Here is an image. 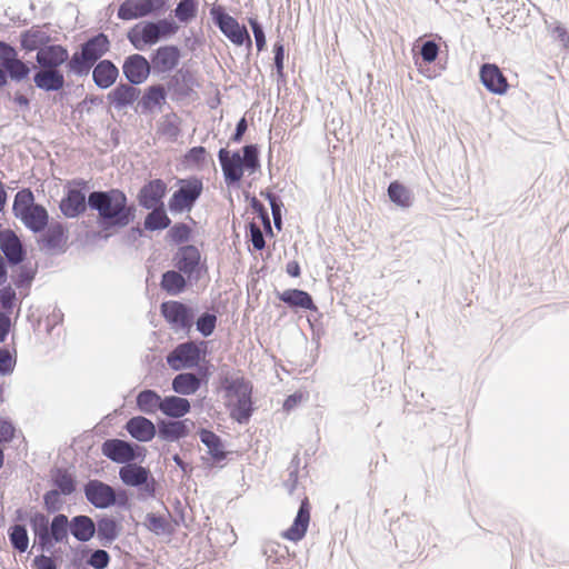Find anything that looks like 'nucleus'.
Segmentation results:
<instances>
[{
	"mask_svg": "<svg viewBox=\"0 0 569 569\" xmlns=\"http://www.w3.org/2000/svg\"><path fill=\"white\" fill-rule=\"evenodd\" d=\"M151 211L144 218V229L149 231L163 230L171 224L163 207L151 208Z\"/></svg>",
	"mask_w": 569,
	"mask_h": 569,
	"instance_id": "c03bdc74",
	"label": "nucleus"
},
{
	"mask_svg": "<svg viewBox=\"0 0 569 569\" xmlns=\"http://www.w3.org/2000/svg\"><path fill=\"white\" fill-rule=\"evenodd\" d=\"M439 53V46L433 40H427L422 43L420 48V56L422 60L427 63L433 62Z\"/></svg>",
	"mask_w": 569,
	"mask_h": 569,
	"instance_id": "680f3d73",
	"label": "nucleus"
},
{
	"mask_svg": "<svg viewBox=\"0 0 569 569\" xmlns=\"http://www.w3.org/2000/svg\"><path fill=\"white\" fill-rule=\"evenodd\" d=\"M266 198L268 199L269 204L271 207L274 227L278 230H281V226H282L281 208L283 204H282L280 198L273 193L267 192Z\"/></svg>",
	"mask_w": 569,
	"mask_h": 569,
	"instance_id": "052dcab7",
	"label": "nucleus"
},
{
	"mask_svg": "<svg viewBox=\"0 0 569 569\" xmlns=\"http://www.w3.org/2000/svg\"><path fill=\"white\" fill-rule=\"evenodd\" d=\"M110 50V40L107 34L100 32L80 46L67 64L70 73L77 77L88 76L93 66Z\"/></svg>",
	"mask_w": 569,
	"mask_h": 569,
	"instance_id": "f03ea898",
	"label": "nucleus"
},
{
	"mask_svg": "<svg viewBox=\"0 0 569 569\" xmlns=\"http://www.w3.org/2000/svg\"><path fill=\"white\" fill-rule=\"evenodd\" d=\"M160 130L164 136H168L171 139H177L180 133L177 114H166L160 123Z\"/></svg>",
	"mask_w": 569,
	"mask_h": 569,
	"instance_id": "4d7b16f0",
	"label": "nucleus"
},
{
	"mask_svg": "<svg viewBox=\"0 0 569 569\" xmlns=\"http://www.w3.org/2000/svg\"><path fill=\"white\" fill-rule=\"evenodd\" d=\"M190 234L191 228L183 222L173 224L168 231V238L177 244L188 241Z\"/></svg>",
	"mask_w": 569,
	"mask_h": 569,
	"instance_id": "5fc2aeb1",
	"label": "nucleus"
},
{
	"mask_svg": "<svg viewBox=\"0 0 569 569\" xmlns=\"http://www.w3.org/2000/svg\"><path fill=\"white\" fill-rule=\"evenodd\" d=\"M120 480L130 487H141L150 478V471L137 463H126L119 470Z\"/></svg>",
	"mask_w": 569,
	"mask_h": 569,
	"instance_id": "2f4dec72",
	"label": "nucleus"
},
{
	"mask_svg": "<svg viewBox=\"0 0 569 569\" xmlns=\"http://www.w3.org/2000/svg\"><path fill=\"white\" fill-rule=\"evenodd\" d=\"M252 400L251 395H246L244 398H237L230 405V416L238 423H247L252 416Z\"/></svg>",
	"mask_w": 569,
	"mask_h": 569,
	"instance_id": "a19ab883",
	"label": "nucleus"
},
{
	"mask_svg": "<svg viewBox=\"0 0 569 569\" xmlns=\"http://www.w3.org/2000/svg\"><path fill=\"white\" fill-rule=\"evenodd\" d=\"M51 41L50 34L44 30L43 27L33 26L30 29L21 32L20 44L26 51L37 52L47 47Z\"/></svg>",
	"mask_w": 569,
	"mask_h": 569,
	"instance_id": "c85d7f7f",
	"label": "nucleus"
},
{
	"mask_svg": "<svg viewBox=\"0 0 569 569\" xmlns=\"http://www.w3.org/2000/svg\"><path fill=\"white\" fill-rule=\"evenodd\" d=\"M71 536L80 542H88L96 535V522L87 515H78L69 520Z\"/></svg>",
	"mask_w": 569,
	"mask_h": 569,
	"instance_id": "c756f323",
	"label": "nucleus"
},
{
	"mask_svg": "<svg viewBox=\"0 0 569 569\" xmlns=\"http://www.w3.org/2000/svg\"><path fill=\"white\" fill-rule=\"evenodd\" d=\"M194 426L190 419L183 420H166L161 419L157 423V433L159 439L163 441H178L189 436L191 428Z\"/></svg>",
	"mask_w": 569,
	"mask_h": 569,
	"instance_id": "aec40b11",
	"label": "nucleus"
},
{
	"mask_svg": "<svg viewBox=\"0 0 569 569\" xmlns=\"http://www.w3.org/2000/svg\"><path fill=\"white\" fill-rule=\"evenodd\" d=\"M201 442L208 448V451L214 461H221L226 459L227 452L223 449L221 438L213 431L208 429H201L199 432Z\"/></svg>",
	"mask_w": 569,
	"mask_h": 569,
	"instance_id": "4c0bfd02",
	"label": "nucleus"
},
{
	"mask_svg": "<svg viewBox=\"0 0 569 569\" xmlns=\"http://www.w3.org/2000/svg\"><path fill=\"white\" fill-rule=\"evenodd\" d=\"M29 522L36 538L34 545H37L38 548L44 552L46 540L51 520L43 512L34 511L31 513Z\"/></svg>",
	"mask_w": 569,
	"mask_h": 569,
	"instance_id": "f704fd0d",
	"label": "nucleus"
},
{
	"mask_svg": "<svg viewBox=\"0 0 569 569\" xmlns=\"http://www.w3.org/2000/svg\"><path fill=\"white\" fill-rule=\"evenodd\" d=\"M66 240V230L61 223L51 224L41 238L43 247L48 250L62 248Z\"/></svg>",
	"mask_w": 569,
	"mask_h": 569,
	"instance_id": "37998d69",
	"label": "nucleus"
},
{
	"mask_svg": "<svg viewBox=\"0 0 569 569\" xmlns=\"http://www.w3.org/2000/svg\"><path fill=\"white\" fill-rule=\"evenodd\" d=\"M6 73L8 78H10L12 81L20 82L28 78L30 73V68L26 62H23L21 59L17 58L14 61L9 63L6 68Z\"/></svg>",
	"mask_w": 569,
	"mask_h": 569,
	"instance_id": "603ef678",
	"label": "nucleus"
},
{
	"mask_svg": "<svg viewBox=\"0 0 569 569\" xmlns=\"http://www.w3.org/2000/svg\"><path fill=\"white\" fill-rule=\"evenodd\" d=\"M201 359V350L192 342H183L178 345L168 356L167 361L173 369L192 368L198 366Z\"/></svg>",
	"mask_w": 569,
	"mask_h": 569,
	"instance_id": "ddd939ff",
	"label": "nucleus"
},
{
	"mask_svg": "<svg viewBox=\"0 0 569 569\" xmlns=\"http://www.w3.org/2000/svg\"><path fill=\"white\" fill-rule=\"evenodd\" d=\"M34 86L43 91H60L66 84L64 76L60 69L38 68L33 74Z\"/></svg>",
	"mask_w": 569,
	"mask_h": 569,
	"instance_id": "b1692460",
	"label": "nucleus"
},
{
	"mask_svg": "<svg viewBox=\"0 0 569 569\" xmlns=\"http://www.w3.org/2000/svg\"><path fill=\"white\" fill-rule=\"evenodd\" d=\"M217 326V316L210 312H203L196 321L197 331L203 337H209L213 333Z\"/></svg>",
	"mask_w": 569,
	"mask_h": 569,
	"instance_id": "864d4df0",
	"label": "nucleus"
},
{
	"mask_svg": "<svg viewBox=\"0 0 569 569\" xmlns=\"http://www.w3.org/2000/svg\"><path fill=\"white\" fill-rule=\"evenodd\" d=\"M249 231H250V241L253 246V248L258 251L262 250L266 247V240L263 237V233L259 226H257L254 222H251L249 224Z\"/></svg>",
	"mask_w": 569,
	"mask_h": 569,
	"instance_id": "774afa93",
	"label": "nucleus"
},
{
	"mask_svg": "<svg viewBox=\"0 0 569 569\" xmlns=\"http://www.w3.org/2000/svg\"><path fill=\"white\" fill-rule=\"evenodd\" d=\"M119 77L118 67L108 59L99 61L92 67V80L99 89L112 87Z\"/></svg>",
	"mask_w": 569,
	"mask_h": 569,
	"instance_id": "bb28decb",
	"label": "nucleus"
},
{
	"mask_svg": "<svg viewBox=\"0 0 569 569\" xmlns=\"http://www.w3.org/2000/svg\"><path fill=\"white\" fill-rule=\"evenodd\" d=\"M160 284L167 293L177 296L186 289L187 281L179 270H168L162 273Z\"/></svg>",
	"mask_w": 569,
	"mask_h": 569,
	"instance_id": "79ce46f5",
	"label": "nucleus"
},
{
	"mask_svg": "<svg viewBox=\"0 0 569 569\" xmlns=\"http://www.w3.org/2000/svg\"><path fill=\"white\" fill-rule=\"evenodd\" d=\"M124 428L133 439L140 442H148L152 440L157 435V428L154 423L143 416H136L130 418L126 422Z\"/></svg>",
	"mask_w": 569,
	"mask_h": 569,
	"instance_id": "393cba45",
	"label": "nucleus"
},
{
	"mask_svg": "<svg viewBox=\"0 0 569 569\" xmlns=\"http://www.w3.org/2000/svg\"><path fill=\"white\" fill-rule=\"evenodd\" d=\"M178 184V189L169 199V210L172 213L190 212L202 193V180L197 177H191L180 179Z\"/></svg>",
	"mask_w": 569,
	"mask_h": 569,
	"instance_id": "39448f33",
	"label": "nucleus"
},
{
	"mask_svg": "<svg viewBox=\"0 0 569 569\" xmlns=\"http://www.w3.org/2000/svg\"><path fill=\"white\" fill-rule=\"evenodd\" d=\"M137 445L121 439H109L102 443L101 451L111 461L126 465L137 458Z\"/></svg>",
	"mask_w": 569,
	"mask_h": 569,
	"instance_id": "4468645a",
	"label": "nucleus"
},
{
	"mask_svg": "<svg viewBox=\"0 0 569 569\" xmlns=\"http://www.w3.org/2000/svg\"><path fill=\"white\" fill-rule=\"evenodd\" d=\"M177 31L178 26L171 20L147 21L141 27L136 26L128 33V39L136 49L142 50L143 46H152L161 39L174 34Z\"/></svg>",
	"mask_w": 569,
	"mask_h": 569,
	"instance_id": "20e7f679",
	"label": "nucleus"
},
{
	"mask_svg": "<svg viewBox=\"0 0 569 569\" xmlns=\"http://www.w3.org/2000/svg\"><path fill=\"white\" fill-rule=\"evenodd\" d=\"M222 386L226 390L227 397L230 399L244 398L246 395H252V386L243 377H224Z\"/></svg>",
	"mask_w": 569,
	"mask_h": 569,
	"instance_id": "58836bf2",
	"label": "nucleus"
},
{
	"mask_svg": "<svg viewBox=\"0 0 569 569\" xmlns=\"http://www.w3.org/2000/svg\"><path fill=\"white\" fill-rule=\"evenodd\" d=\"M160 312L174 330H184L188 332L194 323V310L181 301L169 300L162 302Z\"/></svg>",
	"mask_w": 569,
	"mask_h": 569,
	"instance_id": "0eeeda50",
	"label": "nucleus"
},
{
	"mask_svg": "<svg viewBox=\"0 0 569 569\" xmlns=\"http://www.w3.org/2000/svg\"><path fill=\"white\" fill-rule=\"evenodd\" d=\"M141 90L137 86L120 82L107 94L109 104L118 111L131 107L140 98Z\"/></svg>",
	"mask_w": 569,
	"mask_h": 569,
	"instance_id": "f3484780",
	"label": "nucleus"
},
{
	"mask_svg": "<svg viewBox=\"0 0 569 569\" xmlns=\"http://www.w3.org/2000/svg\"><path fill=\"white\" fill-rule=\"evenodd\" d=\"M16 366V359L12 357L11 352L2 348L0 349V375H9L13 371Z\"/></svg>",
	"mask_w": 569,
	"mask_h": 569,
	"instance_id": "0e129e2a",
	"label": "nucleus"
},
{
	"mask_svg": "<svg viewBox=\"0 0 569 569\" xmlns=\"http://www.w3.org/2000/svg\"><path fill=\"white\" fill-rule=\"evenodd\" d=\"M216 26L234 44L242 46L248 42L251 46L250 34L244 26L227 13L222 7H213L210 11Z\"/></svg>",
	"mask_w": 569,
	"mask_h": 569,
	"instance_id": "423d86ee",
	"label": "nucleus"
},
{
	"mask_svg": "<svg viewBox=\"0 0 569 569\" xmlns=\"http://www.w3.org/2000/svg\"><path fill=\"white\" fill-rule=\"evenodd\" d=\"M88 207L98 212V223L106 231L124 228L136 218V207L128 203L126 193L120 189L90 192Z\"/></svg>",
	"mask_w": 569,
	"mask_h": 569,
	"instance_id": "f257e3e1",
	"label": "nucleus"
},
{
	"mask_svg": "<svg viewBox=\"0 0 569 569\" xmlns=\"http://www.w3.org/2000/svg\"><path fill=\"white\" fill-rule=\"evenodd\" d=\"M180 59L181 51L177 46H161L150 57L152 71L156 74L169 73L177 68Z\"/></svg>",
	"mask_w": 569,
	"mask_h": 569,
	"instance_id": "f8f14e48",
	"label": "nucleus"
},
{
	"mask_svg": "<svg viewBox=\"0 0 569 569\" xmlns=\"http://www.w3.org/2000/svg\"><path fill=\"white\" fill-rule=\"evenodd\" d=\"M198 6L196 0H180L174 9V16L180 22H189L197 14Z\"/></svg>",
	"mask_w": 569,
	"mask_h": 569,
	"instance_id": "09e8293b",
	"label": "nucleus"
},
{
	"mask_svg": "<svg viewBox=\"0 0 569 569\" xmlns=\"http://www.w3.org/2000/svg\"><path fill=\"white\" fill-rule=\"evenodd\" d=\"M88 200L86 194L79 189H70L60 201V210L67 218H77L87 209Z\"/></svg>",
	"mask_w": 569,
	"mask_h": 569,
	"instance_id": "cd10ccee",
	"label": "nucleus"
},
{
	"mask_svg": "<svg viewBox=\"0 0 569 569\" xmlns=\"http://www.w3.org/2000/svg\"><path fill=\"white\" fill-rule=\"evenodd\" d=\"M388 196L392 202L400 207H409L410 201V192L398 181H393L388 187Z\"/></svg>",
	"mask_w": 569,
	"mask_h": 569,
	"instance_id": "de8ad7c7",
	"label": "nucleus"
},
{
	"mask_svg": "<svg viewBox=\"0 0 569 569\" xmlns=\"http://www.w3.org/2000/svg\"><path fill=\"white\" fill-rule=\"evenodd\" d=\"M96 533L102 546H110L118 537V525L113 518L103 517L96 525Z\"/></svg>",
	"mask_w": 569,
	"mask_h": 569,
	"instance_id": "ea45409f",
	"label": "nucleus"
},
{
	"mask_svg": "<svg viewBox=\"0 0 569 569\" xmlns=\"http://www.w3.org/2000/svg\"><path fill=\"white\" fill-rule=\"evenodd\" d=\"M207 158V150L202 146L193 147L184 154L182 163L187 168H201Z\"/></svg>",
	"mask_w": 569,
	"mask_h": 569,
	"instance_id": "8fccbe9b",
	"label": "nucleus"
},
{
	"mask_svg": "<svg viewBox=\"0 0 569 569\" xmlns=\"http://www.w3.org/2000/svg\"><path fill=\"white\" fill-rule=\"evenodd\" d=\"M151 71V62L142 54L133 53L123 60L122 73L130 84H142Z\"/></svg>",
	"mask_w": 569,
	"mask_h": 569,
	"instance_id": "9d476101",
	"label": "nucleus"
},
{
	"mask_svg": "<svg viewBox=\"0 0 569 569\" xmlns=\"http://www.w3.org/2000/svg\"><path fill=\"white\" fill-rule=\"evenodd\" d=\"M243 156V170H248L250 173L256 172L260 168L259 150L256 144H247L242 148Z\"/></svg>",
	"mask_w": 569,
	"mask_h": 569,
	"instance_id": "3c124183",
	"label": "nucleus"
},
{
	"mask_svg": "<svg viewBox=\"0 0 569 569\" xmlns=\"http://www.w3.org/2000/svg\"><path fill=\"white\" fill-rule=\"evenodd\" d=\"M109 562L110 555L103 549L93 550L87 559V563L94 569H106Z\"/></svg>",
	"mask_w": 569,
	"mask_h": 569,
	"instance_id": "bf43d9fd",
	"label": "nucleus"
},
{
	"mask_svg": "<svg viewBox=\"0 0 569 569\" xmlns=\"http://www.w3.org/2000/svg\"><path fill=\"white\" fill-rule=\"evenodd\" d=\"M36 277V269L31 266L22 264L19 273L13 278V283L17 288H29Z\"/></svg>",
	"mask_w": 569,
	"mask_h": 569,
	"instance_id": "13d9d810",
	"label": "nucleus"
},
{
	"mask_svg": "<svg viewBox=\"0 0 569 569\" xmlns=\"http://www.w3.org/2000/svg\"><path fill=\"white\" fill-rule=\"evenodd\" d=\"M12 212L26 228L34 233L43 231L48 224V211L42 204L34 202L33 192L28 188L16 193Z\"/></svg>",
	"mask_w": 569,
	"mask_h": 569,
	"instance_id": "7ed1b4c3",
	"label": "nucleus"
},
{
	"mask_svg": "<svg viewBox=\"0 0 569 569\" xmlns=\"http://www.w3.org/2000/svg\"><path fill=\"white\" fill-rule=\"evenodd\" d=\"M191 405L187 398L166 396L162 400L161 412L172 419H180L190 412Z\"/></svg>",
	"mask_w": 569,
	"mask_h": 569,
	"instance_id": "c9c22d12",
	"label": "nucleus"
},
{
	"mask_svg": "<svg viewBox=\"0 0 569 569\" xmlns=\"http://www.w3.org/2000/svg\"><path fill=\"white\" fill-rule=\"evenodd\" d=\"M218 159L228 186L238 183L243 176V161L239 151L230 153L226 148L218 152Z\"/></svg>",
	"mask_w": 569,
	"mask_h": 569,
	"instance_id": "dca6fc26",
	"label": "nucleus"
},
{
	"mask_svg": "<svg viewBox=\"0 0 569 569\" xmlns=\"http://www.w3.org/2000/svg\"><path fill=\"white\" fill-rule=\"evenodd\" d=\"M83 493L89 503L97 509H107L114 506V489L110 485L90 479L83 486Z\"/></svg>",
	"mask_w": 569,
	"mask_h": 569,
	"instance_id": "1a4fd4ad",
	"label": "nucleus"
},
{
	"mask_svg": "<svg viewBox=\"0 0 569 569\" xmlns=\"http://www.w3.org/2000/svg\"><path fill=\"white\" fill-rule=\"evenodd\" d=\"M278 299L286 303L289 308H300L311 311L317 310L312 297L307 291L301 289H287L278 293Z\"/></svg>",
	"mask_w": 569,
	"mask_h": 569,
	"instance_id": "7c9ffc66",
	"label": "nucleus"
},
{
	"mask_svg": "<svg viewBox=\"0 0 569 569\" xmlns=\"http://www.w3.org/2000/svg\"><path fill=\"white\" fill-rule=\"evenodd\" d=\"M201 378L193 372L178 373L171 383L172 390L182 396H190L196 393L201 387Z\"/></svg>",
	"mask_w": 569,
	"mask_h": 569,
	"instance_id": "473e14b6",
	"label": "nucleus"
},
{
	"mask_svg": "<svg viewBox=\"0 0 569 569\" xmlns=\"http://www.w3.org/2000/svg\"><path fill=\"white\" fill-rule=\"evenodd\" d=\"M200 262V251L193 244L180 247L173 256L174 267L190 277L197 269Z\"/></svg>",
	"mask_w": 569,
	"mask_h": 569,
	"instance_id": "5701e85b",
	"label": "nucleus"
},
{
	"mask_svg": "<svg viewBox=\"0 0 569 569\" xmlns=\"http://www.w3.org/2000/svg\"><path fill=\"white\" fill-rule=\"evenodd\" d=\"M9 541L12 548L19 552L27 551L29 547L28 530L24 525L11 526L8 530Z\"/></svg>",
	"mask_w": 569,
	"mask_h": 569,
	"instance_id": "a18cd8bd",
	"label": "nucleus"
},
{
	"mask_svg": "<svg viewBox=\"0 0 569 569\" xmlns=\"http://www.w3.org/2000/svg\"><path fill=\"white\" fill-rule=\"evenodd\" d=\"M167 184L161 179H153L141 187L138 193V202L144 209L163 207V198Z\"/></svg>",
	"mask_w": 569,
	"mask_h": 569,
	"instance_id": "a211bd4d",
	"label": "nucleus"
},
{
	"mask_svg": "<svg viewBox=\"0 0 569 569\" xmlns=\"http://www.w3.org/2000/svg\"><path fill=\"white\" fill-rule=\"evenodd\" d=\"M249 24H250L253 36H254L257 49H258V51H262L266 47V36H264L263 28H262L261 23L254 18L249 19Z\"/></svg>",
	"mask_w": 569,
	"mask_h": 569,
	"instance_id": "338daca9",
	"label": "nucleus"
},
{
	"mask_svg": "<svg viewBox=\"0 0 569 569\" xmlns=\"http://www.w3.org/2000/svg\"><path fill=\"white\" fill-rule=\"evenodd\" d=\"M163 4V0H124L117 16L121 20L139 19L161 10Z\"/></svg>",
	"mask_w": 569,
	"mask_h": 569,
	"instance_id": "9b49d317",
	"label": "nucleus"
},
{
	"mask_svg": "<svg viewBox=\"0 0 569 569\" xmlns=\"http://www.w3.org/2000/svg\"><path fill=\"white\" fill-rule=\"evenodd\" d=\"M62 493L56 490H48L43 495V507L49 513H60L59 511L63 508L64 501L60 498Z\"/></svg>",
	"mask_w": 569,
	"mask_h": 569,
	"instance_id": "6e6d98bb",
	"label": "nucleus"
},
{
	"mask_svg": "<svg viewBox=\"0 0 569 569\" xmlns=\"http://www.w3.org/2000/svg\"><path fill=\"white\" fill-rule=\"evenodd\" d=\"M163 398L152 389H143L136 397V405L140 412L154 415L161 411Z\"/></svg>",
	"mask_w": 569,
	"mask_h": 569,
	"instance_id": "72a5a7b5",
	"label": "nucleus"
},
{
	"mask_svg": "<svg viewBox=\"0 0 569 569\" xmlns=\"http://www.w3.org/2000/svg\"><path fill=\"white\" fill-rule=\"evenodd\" d=\"M167 102V91L163 84H152L144 89L142 96L138 99L136 111L142 114H151L156 111H162Z\"/></svg>",
	"mask_w": 569,
	"mask_h": 569,
	"instance_id": "2eb2a0df",
	"label": "nucleus"
},
{
	"mask_svg": "<svg viewBox=\"0 0 569 569\" xmlns=\"http://www.w3.org/2000/svg\"><path fill=\"white\" fill-rule=\"evenodd\" d=\"M69 519L64 513H56L50 522L44 551L50 552L56 543L68 542L69 539Z\"/></svg>",
	"mask_w": 569,
	"mask_h": 569,
	"instance_id": "4be33fe9",
	"label": "nucleus"
},
{
	"mask_svg": "<svg viewBox=\"0 0 569 569\" xmlns=\"http://www.w3.org/2000/svg\"><path fill=\"white\" fill-rule=\"evenodd\" d=\"M480 81L483 87L495 94H503L509 83L500 68L495 63H483L479 71Z\"/></svg>",
	"mask_w": 569,
	"mask_h": 569,
	"instance_id": "6ab92c4d",
	"label": "nucleus"
},
{
	"mask_svg": "<svg viewBox=\"0 0 569 569\" xmlns=\"http://www.w3.org/2000/svg\"><path fill=\"white\" fill-rule=\"evenodd\" d=\"M310 521V508L308 499L305 498L298 509L297 516L292 525L283 532V537L290 541L301 540L307 532Z\"/></svg>",
	"mask_w": 569,
	"mask_h": 569,
	"instance_id": "a878e982",
	"label": "nucleus"
},
{
	"mask_svg": "<svg viewBox=\"0 0 569 569\" xmlns=\"http://www.w3.org/2000/svg\"><path fill=\"white\" fill-rule=\"evenodd\" d=\"M18 58L17 50L9 43L0 40V66L6 68Z\"/></svg>",
	"mask_w": 569,
	"mask_h": 569,
	"instance_id": "e2e57ef3",
	"label": "nucleus"
},
{
	"mask_svg": "<svg viewBox=\"0 0 569 569\" xmlns=\"http://www.w3.org/2000/svg\"><path fill=\"white\" fill-rule=\"evenodd\" d=\"M142 525L147 530L154 533L156 536H161L168 532L169 522L168 520L160 515L148 512L144 517Z\"/></svg>",
	"mask_w": 569,
	"mask_h": 569,
	"instance_id": "49530a36",
	"label": "nucleus"
},
{
	"mask_svg": "<svg viewBox=\"0 0 569 569\" xmlns=\"http://www.w3.org/2000/svg\"><path fill=\"white\" fill-rule=\"evenodd\" d=\"M69 52L61 44H48L36 54V62L39 68L59 69L63 63L69 62Z\"/></svg>",
	"mask_w": 569,
	"mask_h": 569,
	"instance_id": "412c9836",
	"label": "nucleus"
},
{
	"mask_svg": "<svg viewBox=\"0 0 569 569\" xmlns=\"http://www.w3.org/2000/svg\"><path fill=\"white\" fill-rule=\"evenodd\" d=\"M0 250L10 267L20 266L27 258V249L11 229L0 230Z\"/></svg>",
	"mask_w": 569,
	"mask_h": 569,
	"instance_id": "6e6552de",
	"label": "nucleus"
},
{
	"mask_svg": "<svg viewBox=\"0 0 569 569\" xmlns=\"http://www.w3.org/2000/svg\"><path fill=\"white\" fill-rule=\"evenodd\" d=\"M51 481L57 492L62 496H71L77 490V480L73 475L63 468H56L51 475Z\"/></svg>",
	"mask_w": 569,
	"mask_h": 569,
	"instance_id": "e433bc0d",
	"label": "nucleus"
},
{
	"mask_svg": "<svg viewBox=\"0 0 569 569\" xmlns=\"http://www.w3.org/2000/svg\"><path fill=\"white\" fill-rule=\"evenodd\" d=\"M17 299L16 291L11 286H7L0 289V306L2 309L10 311Z\"/></svg>",
	"mask_w": 569,
	"mask_h": 569,
	"instance_id": "69168bd1",
	"label": "nucleus"
}]
</instances>
